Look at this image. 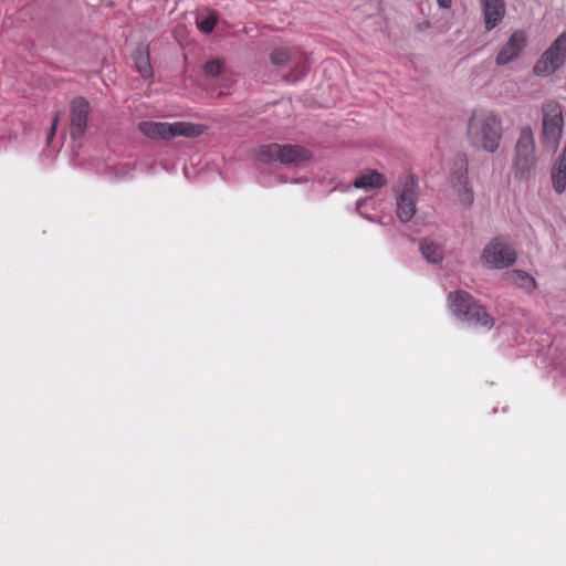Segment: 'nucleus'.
I'll return each instance as SVG.
<instances>
[{
	"label": "nucleus",
	"instance_id": "f257e3e1",
	"mask_svg": "<svg viewBox=\"0 0 566 566\" xmlns=\"http://www.w3.org/2000/svg\"><path fill=\"white\" fill-rule=\"evenodd\" d=\"M467 138L474 149L494 154L502 140L500 118L491 111L474 109L468 120Z\"/></svg>",
	"mask_w": 566,
	"mask_h": 566
},
{
	"label": "nucleus",
	"instance_id": "f03ea898",
	"mask_svg": "<svg viewBox=\"0 0 566 566\" xmlns=\"http://www.w3.org/2000/svg\"><path fill=\"white\" fill-rule=\"evenodd\" d=\"M537 147L530 125L523 126L514 145L511 170L515 179L531 178L537 166Z\"/></svg>",
	"mask_w": 566,
	"mask_h": 566
},
{
	"label": "nucleus",
	"instance_id": "7ed1b4c3",
	"mask_svg": "<svg viewBox=\"0 0 566 566\" xmlns=\"http://www.w3.org/2000/svg\"><path fill=\"white\" fill-rule=\"evenodd\" d=\"M263 164L280 163L283 166H301L313 158V154L301 145L269 144L260 146L255 155Z\"/></svg>",
	"mask_w": 566,
	"mask_h": 566
},
{
	"label": "nucleus",
	"instance_id": "20e7f679",
	"mask_svg": "<svg viewBox=\"0 0 566 566\" xmlns=\"http://www.w3.org/2000/svg\"><path fill=\"white\" fill-rule=\"evenodd\" d=\"M449 306L453 315L459 319L475 326L491 328L493 318L485 308L474 301L472 295L464 291H457L449 294Z\"/></svg>",
	"mask_w": 566,
	"mask_h": 566
},
{
	"label": "nucleus",
	"instance_id": "39448f33",
	"mask_svg": "<svg viewBox=\"0 0 566 566\" xmlns=\"http://www.w3.org/2000/svg\"><path fill=\"white\" fill-rule=\"evenodd\" d=\"M140 134L149 139L168 140L178 136L198 137L203 133V127L189 122H151L144 120L137 126Z\"/></svg>",
	"mask_w": 566,
	"mask_h": 566
},
{
	"label": "nucleus",
	"instance_id": "423d86ee",
	"mask_svg": "<svg viewBox=\"0 0 566 566\" xmlns=\"http://www.w3.org/2000/svg\"><path fill=\"white\" fill-rule=\"evenodd\" d=\"M542 144L555 151L564 133L563 107L556 101H547L542 105Z\"/></svg>",
	"mask_w": 566,
	"mask_h": 566
},
{
	"label": "nucleus",
	"instance_id": "0eeeda50",
	"mask_svg": "<svg viewBox=\"0 0 566 566\" xmlns=\"http://www.w3.org/2000/svg\"><path fill=\"white\" fill-rule=\"evenodd\" d=\"M417 189L415 178L408 174L400 176L392 188L396 197V213L401 222H409L416 214Z\"/></svg>",
	"mask_w": 566,
	"mask_h": 566
},
{
	"label": "nucleus",
	"instance_id": "6e6552de",
	"mask_svg": "<svg viewBox=\"0 0 566 566\" xmlns=\"http://www.w3.org/2000/svg\"><path fill=\"white\" fill-rule=\"evenodd\" d=\"M515 250L500 237L488 242L481 253V262L488 269L502 270L511 266L516 261Z\"/></svg>",
	"mask_w": 566,
	"mask_h": 566
},
{
	"label": "nucleus",
	"instance_id": "1a4fd4ad",
	"mask_svg": "<svg viewBox=\"0 0 566 566\" xmlns=\"http://www.w3.org/2000/svg\"><path fill=\"white\" fill-rule=\"evenodd\" d=\"M566 62V30L563 31L543 53L534 65L537 76H549L558 71Z\"/></svg>",
	"mask_w": 566,
	"mask_h": 566
},
{
	"label": "nucleus",
	"instance_id": "9d476101",
	"mask_svg": "<svg viewBox=\"0 0 566 566\" xmlns=\"http://www.w3.org/2000/svg\"><path fill=\"white\" fill-rule=\"evenodd\" d=\"M91 107L84 97H75L70 104V132L73 139L82 138L87 128V118Z\"/></svg>",
	"mask_w": 566,
	"mask_h": 566
},
{
	"label": "nucleus",
	"instance_id": "9b49d317",
	"mask_svg": "<svg viewBox=\"0 0 566 566\" xmlns=\"http://www.w3.org/2000/svg\"><path fill=\"white\" fill-rule=\"evenodd\" d=\"M527 43V34L522 30L514 31L506 44L500 50L496 55V64L505 65L516 59L524 50Z\"/></svg>",
	"mask_w": 566,
	"mask_h": 566
},
{
	"label": "nucleus",
	"instance_id": "f8f14e48",
	"mask_svg": "<svg viewBox=\"0 0 566 566\" xmlns=\"http://www.w3.org/2000/svg\"><path fill=\"white\" fill-rule=\"evenodd\" d=\"M484 13V23L488 31L494 29L505 14L503 0H481Z\"/></svg>",
	"mask_w": 566,
	"mask_h": 566
},
{
	"label": "nucleus",
	"instance_id": "ddd939ff",
	"mask_svg": "<svg viewBox=\"0 0 566 566\" xmlns=\"http://www.w3.org/2000/svg\"><path fill=\"white\" fill-rule=\"evenodd\" d=\"M506 284L516 286L526 293H533L537 286L536 280L523 270H511L503 274Z\"/></svg>",
	"mask_w": 566,
	"mask_h": 566
},
{
	"label": "nucleus",
	"instance_id": "4468645a",
	"mask_svg": "<svg viewBox=\"0 0 566 566\" xmlns=\"http://www.w3.org/2000/svg\"><path fill=\"white\" fill-rule=\"evenodd\" d=\"M387 184L386 177L377 170H367L357 176L353 187L363 190L379 189Z\"/></svg>",
	"mask_w": 566,
	"mask_h": 566
},
{
	"label": "nucleus",
	"instance_id": "2eb2a0df",
	"mask_svg": "<svg viewBox=\"0 0 566 566\" xmlns=\"http://www.w3.org/2000/svg\"><path fill=\"white\" fill-rule=\"evenodd\" d=\"M134 64L136 71L140 74L143 78H151L154 75V70L150 64V54L149 49L146 45H138L133 54Z\"/></svg>",
	"mask_w": 566,
	"mask_h": 566
},
{
	"label": "nucleus",
	"instance_id": "dca6fc26",
	"mask_svg": "<svg viewBox=\"0 0 566 566\" xmlns=\"http://www.w3.org/2000/svg\"><path fill=\"white\" fill-rule=\"evenodd\" d=\"M552 184L558 195L566 190V146L552 170Z\"/></svg>",
	"mask_w": 566,
	"mask_h": 566
},
{
	"label": "nucleus",
	"instance_id": "f3484780",
	"mask_svg": "<svg viewBox=\"0 0 566 566\" xmlns=\"http://www.w3.org/2000/svg\"><path fill=\"white\" fill-rule=\"evenodd\" d=\"M420 251L422 256L430 263H438L443 259V250L441 245L429 239L421 240Z\"/></svg>",
	"mask_w": 566,
	"mask_h": 566
},
{
	"label": "nucleus",
	"instance_id": "a211bd4d",
	"mask_svg": "<svg viewBox=\"0 0 566 566\" xmlns=\"http://www.w3.org/2000/svg\"><path fill=\"white\" fill-rule=\"evenodd\" d=\"M454 189L457 191L460 202L463 206L469 207L472 205L473 192H472L471 188L469 187L468 178L465 175H461L458 178L457 184H454Z\"/></svg>",
	"mask_w": 566,
	"mask_h": 566
},
{
	"label": "nucleus",
	"instance_id": "6ab92c4d",
	"mask_svg": "<svg viewBox=\"0 0 566 566\" xmlns=\"http://www.w3.org/2000/svg\"><path fill=\"white\" fill-rule=\"evenodd\" d=\"M295 66L293 71L286 75V80L291 82H296L301 80L307 72V57L303 53H294Z\"/></svg>",
	"mask_w": 566,
	"mask_h": 566
},
{
	"label": "nucleus",
	"instance_id": "aec40b11",
	"mask_svg": "<svg viewBox=\"0 0 566 566\" xmlns=\"http://www.w3.org/2000/svg\"><path fill=\"white\" fill-rule=\"evenodd\" d=\"M270 60L274 65L282 66L292 60V54L287 49L280 48L272 51Z\"/></svg>",
	"mask_w": 566,
	"mask_h": 566
},
{
	"label": "nucleus",
	"instance_id": "412c9836",
	"mask_svg": "<svg viewBox=\"0 0 566 566\" xmlns=\"http://www.w3.org/2000/svg\"><path fill=\"white\" fill-rule=\"evenodd\" d=\"M197 24H198V28L203 33H210L217 24V17L213 14H210V15L206 17L205 19L198 21Z\"/></svg>",
	"mask_w": 566,
	"mask_h": 566
},
{
	"label": "nucleus",
	"instance_id": "4be33fe9",
	"mask_svg": "<svg viewBox=\"0 0 566 566\" xmlns=\"http://www.w3.org/2000/svg\"><path fill=\"white\" fill-rule=\"evenodd\" d=\"M222 71V63L220 60H211L205 64V72L210 76H218Z\"/></svg>",
	"mask_w": 566,
	"mask_h": 566
},
{
	"label": "nucleus",
	"instance_id": "5701e85b",
	"mask_svg": "<svg viewBox=\"0 0 566 566\" xmlns=\"http://www.w3.org/2000/svg\"><path fill=\"white\" fill-rule=\"evenodd\" d=\"M367 200L366 199H359L357 202H356V210L357 212L364 217L365 219L371 221V222H376V220L374 218H371L370 216L366 214L364 212V206L366 205Z\"/></svg>",
	"mask_w": 566,
	"mask_h": 566
},
{
	"label": "nucleus",
	"instance_id": "b1692460",
	"mask_svg": "<svg viewBox=\"0 0 566 566\" xmlns=\"http://www.w3.org/2000/svg\"><path fill=\"white\" fill-rule=\"evenodd\" d=\"M59 120H60V113H57V114L54 116L53 120H52L51 129H50V132H49V134H48V136H46V140H48V143H51V142H52V139H53V137H54V135H55V132H56V127H57Z\"/></svg>",
	"mask_w": 566,
	"mask_h": 566
},
{
	"label": "nucleus",
	"instance_id": "393cba45",
	"mask_svg": "<svg viewBox=\"0 0 566 566\" xmlns=\"http://www.w3.org/2000/svg\"><path fill=\"white\" fill-rule=\"evenodd\" d=\"M437 3L442 9H449L451 7V0H437Z\"/></svg>",
	"mask_w": 566,
	"mask_h": 566
}]
</instances>
